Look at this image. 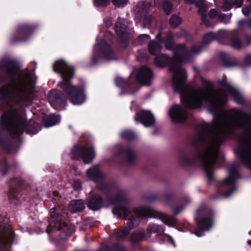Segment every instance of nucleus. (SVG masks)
<instances>
[{
  "label": "nucleus",
  "mask_w": 251,
  "mask_h": 251,
  "mask_svg": "<svg viewBox=\"0 0 251 251\" xmlns=\"http://www.w3.org/2000/svg\"><path fill=\"white\" fill-rule=\"evenodd\" d=\"M201 50L200 47L193 46L190 50L184 45L179 44L174 48L173 58L161 54L154 59L155 64L158 67L169 64V70L173 74L174 91L179 93L181 102L185 106L196 108L205 102L208 111L214 115L211 123L201 125V140L204 145L201 151L198 153V157L217 158L222 142L242 130L246 133L239 138L235 153L239 158H251V115L240 109H224L228 95L240 103L243 100L242 94L227 83L223 86L224 91L219 92L214 91L211 83L207 81L203 82L202 87L197 89L192 88L186 84L187 74L181 64L191 62L193 55Z\"/></svg>",
  "instance_id": "nucleus-1"
},
{
  "label": "nucleus",
  "mask_w": 251,
  "mask_h": 251,
  "mask_svg": "<svg viewBox=\"0 0 251 251\" xmlns=\"http://www.w3.org/2000/svg\"><path fill=\"white\" fill-rule=\"evenodd\" d=\"M0 69L6 72L9 78V81L0 87V103L29 105L35 98L33 73L20 70L10 63H0Z\"/></svg>",
  "instance_id": "nucleus-2"
},
{
  "label": "nucleus",
  "mask_w": 251,
  "mask_h": 251,
  "mask_svg": "<svg viewBox=\"0 0 251 251\" xmlns=\"http://www.w3.org/2000/svg\"><path fill=\"white\" fill-rule=\"evenodd\" d=\"M54 72L59 73L61 77L58 85L64 90L71 102L74 105H80L86 100L84 89L81 86L72 85L70 79L73 77V68L68 65L63 60H58L53 65Z\"/></svg>",
  "instance_id": "nucleus-3"
},
{
  "label": "nucleus",
  "mask_w": 251,
  "mask_h": 251,
  "mask_svg": "<svg viewBox=\"0 0 251 251\" xmlns=\"http://www.w3.org/2000/svg\"><path fill=\"white\" fill-rule=\"evenodd\" d=\"M113 213L118 217H126L131 213L138 218L141 217H149L150 218H159L168 226H172L176 224V220L173 217L167 216L164 213L155 211L154 209L148 207H140L136 209H132L127 207H116L112 209Z\"/></svg>",
  "instance_id": "nucleus-4"
},
{
  "label": "nucleus",
  "mask_w": 251,
  "mask_h": 251,
  "mask_svg": "<svg viewBox=\"0 0 251 251\" xmlns=\"http://www.w3.org/2000/svg\"><path fill=\"white\" fill-rule=\"evenodd\" d=\"M25 122L17 112L12 110L3 114L0 121V133L2 129L9 130L13 134L19 135L25 128Z\"/></svg>",
  "instance_id": "nucleus-5"
},
{
  "label": "nucleus",
  "mask_w": 251,
  "mask_h": 251,
  "mask_svg": "<svg viewBox=\"0 0 251 251\" xmlns=\"http://www.w3.org/2000/svg\"><path fill=\"white\" fill-rule=\"evenodd\" d=\"M212 215L211 210L205 207H201L197 209L195 220L201 229H197L194 232L196 236H202L204 231L208 230L212 226L213 222Z\"/></svg>",
  "instance_id": "nucleus-6"
},
{
  "label": "nucleus",
  "mask_w": 251,
  "mask_h": 251,
  "mask_svg": "<svg viewBox=\"0 0 251 251\" xmlns=\"http://www.w3.org/2000/svg\"><path fill=\"white\" fill-rule=\"evenodd\" d=\"M97 43L94 46V52L92 60L94 64L98 62L97 59L100 60H111L114 58V55L111 48L106 44L104 40H102L100 42L97 39Z\"/></svg>",
  "instance_id": "nucleus-7"
},
{
  "label": "nucleus",
  "mask_w": 251,
  "mask_h": 251,
  "mask_svg": "<svg viewBox=\"0 0 251 251\" xmlns=\"http://www.w3.org/2000/svg\"><path fill=\"white\" fill-rule=\"evenodd\" d=\"M239 178V175L235 166H231L228 170V176L222 182V187L226 191L222 195L224 198L230 197L236 190L235 182Z\"/></svg>",
  "instance_id": "nucleus-8"
},
{
  "label": "nucleus",
  "mask_w": 251,
  "mask_h": 251,
  "mask_svg": "<svg viewBox=\"0 0 251 251\" xmlns=\"http://www.w3.org/2000/svg\"><path fill=\"white\" fill-rule=\"evenodd\" d=\"M71 157L73 159L81 157L85 164L90 163L95 157L93 147L75 146L71 152Z\"/></svg>",
  "instance_id": "nucleus-9"
},
{
  "label": "nucleus",
  "mask_w": 251,
  "mask_h": 251,
  "mask_svg": "<svg viewBox=\"0 0 251 251\" xmlns=\"http://www.w3.org/2000/svg\"><path fill=\"white\" fill-rule=\"evenodd\" d=\"M60 208H55L50 210V224L47 229L48 233L51 232L53 228L60 230L63 229V226L65 225L64 221L65 218V216L63 214H60Z\"/></svg>",
  "instance_id": "nucleus-10"
},
{
  "label": "nucleus",
  "mask_w": 251,
  "mask_h": 251,
  "mask_svg": "<svg viewBox=\"0 0 251 251\" xmlns=\"http://www.w3.org/2000/svg\"><path fill=\"white\" fill-rule=\"evenodd\" d=\"M4 221L3 218L0 216V248L9 246L14 237L13 230L9 226H4Z\"/></svg>",
  "instance_id": "nucleus-11"
},
{
  "label": "nucleus",
  "mask_w": 251,
  "mask_h": 251,
  "mask_svg": "<svg viewBox=\"0 0 251 251\" xmlns=\"http://www.w3.org/2000/svg\"><path fill=\"white\" fill-rule=\"evenodd\" d=\"M129 26L128 22L122 18L118 19L117 24L115 26V32L119 36L118 40L121 42H125L126 44L124 45L126 46V44L128 42V29Z\"/></svg>",
  "instance_id": "nucleus-12"
},
{
  "label": "nucleus",
  "mask_w": 251,
  "mask_h": 251,
  "mask_svg": "<svg viewBox=\"0 0 251 251\" xmlns=\"http://www.w3.org/2000/svg\"><path fill=\"white\" fill-rule=\"evenodd\" d=\"M172 120L179 123L185 121L187 118V113L185 108L179 104L174 105L169 110Z\"/></svg>",
  "instance_id": "nucleus-13"
},
{
  "label": "nucleus",
  "mask_w": 251,
  "mask_h": 251,
  "mask_svg": "<svg viewBox=\"0 0 251 251\" xmlns=\"http://www.w3.org/2000/svg\"><path fill=\"white\" fill-rule=\"evenodd\" d=\"M135 120L142 123L145 126L149 127L153 125L155 119L149 111L141 110L136 113Z\"/></svg>",
  "instance_id": "nucleus-14"
},
{
  "label": "nucleus",
  "mask_w": 251,
  "mask_h": 251,
  "mask_svg": "<svg viewBox=\"0 0 251 251\" xmlns=\"http://www.w3.org/2000/svg\"><path fill=\"white\" fill-rule=\"evenodd\" d=\"M138 81L143 85H149L152 79L151 71L146 67H142L137 74Z\"/></svg>",
  "instance_id": "nucleus-15"
},
{
  "label": "nucleus",
  "mask_w": 251,
  "mask_h": 251,
  "mask_svg": "<svg viewBox=\"0 0 251 251\" xmlns=\"http://www.w3.org/2000/svg\"><path fill=\"white\" fill-rule=\"evenodd\" d=\"M49 101L51 106L54 108L56 105H61L66 102V99L63 94L56 90L50 91L48 95Z\"/></svg>",
  "instance_id": "nucleus-16"
},
{
  "label": "nucleus",
  "mask_w": 251,
  "mask_h": 251,
  "mask_svg": "<svg viewBox=\"0 0 251 251\" xmlns=\"http://www.w3.org/2000/svg\"><path fill=\"white\" fill-rule=\"evenodd\" d=\"M185 2L187 3H196V6L199 8V13L202 17V22L204 23L206 26H209L207 22L205 21V14L207 11L206 7L204 1L202 0H185Z\"/></svg>",
  "instance_id": "nucleus-17"
},
{
  "label": "nucleus",
  "mask_w": 251,
  "mask_h": 251,
  "mask_svg": "<svg viewBox=\"0 0 251 251\" xmlns=\"http://www.w3.org/2000/svg\"><path fill=\"white\" fill-rule=\"evenodd\" d=\"M87 175L89 179L96 182L100 180L103 176L99 166H94L87 171Z\"/></svg>",
  "instance_id": "nucleus-18"
},
{
  "label": "nucleus",
  "mask_w": 251,
  "mask_h": 251,
  "mask_svg": "<svg viewBox=\"0 0 251 251\" xmlns=\"http://www.w3.org/2000/svg\"><path fill=\"white\" fill-rule=\"evenodd\" d=\"M103 205L102 199L98 195H95L89 200L88 207L92 210L96 211L101 208Z\"/></svg>",
  "instance_id": "nucleus-19"
},
{
  "label": "nucleus",
  "mask_w": 251,
  "mask_h": 251,
  "mask_svg": "<svg viewBox=\"0 0 251 251\" xmlns=\"http://www.w3.org/2000/svg\"><path fill=\"white\" fill-rule=\"evenodd\" d=\"M60 121V117L59 116L55 115L53 114H50L44 117L43 122L45 126L46 127L55 125L59 123Z\"/></svg>",
  "instance_id": "nucleus-20"
},
{
  "label": "nucleus",
  "mask_w": 251,
  "mask_h": 251,
  "mask_svg": "<svg viewBox=\"0 0 251 251\" xmlns=\"http://www.w3.org/2000/svg\"><path fill=\"white\" fill-rule=\"evenodd\" d=\"M84 208V203L82 200H77L71 201L69 206V209L72 212H79Z\"/></svg>",
  "instance_id": "nucleus-21"
},
{
  "label": "nucleus",
  "mask_w": 251,
  "mask_h": 251,
  "mask_svg": "<svg viewBox=\"0 0 251 251\" xmlns=\"http://www.w3.org/2000/svg\"><path fill=\"white\" fill-rule=\"evenodd\" d=\"M162 47L160 44L154 40L151 41L149 44V52L153 55H155L159 53Z\"/></svg>",
  "instance_id": "nucleus-22"
},
{
  "label": "nucleus",
  "mask_w": 251,
  "mask_h": 251,
  "mask_svg": "<svg viewBox=\"0 0 251 251\" xmlns=\"http://www.w3.org/2000/svg\"><path fill=\"white\" fill-rule=\"evenodd\" d=\"M190 201H191V199L187 197L183 199L182 202H183V203L186 204V203H188ZM185 206V204H182L181 205H176L173 208V211L174 213H175V214H178L184 210Z\"/></svg>",
  "instance_id": "nucleus-23"
},
{
  "label": "nucleus",
  "mask_w": 251,
  "mask_h": 251,
  "mask_svg": "<svg viewBox=\"0 0 251 251\" xmlns=\"http://www.w3.org/2000/svg\"><path fill=\"white\" fill-rule=\"evenodd\" d=\"M173 37V34L171 32L169 33L167 39L165 41V47L167 50H172L173 49L174 43Z\"/></svg>",
  "instance_id": "nucleus-24"
},
{
  "label": "nucleus",
  "mask_w": 251,
  "mask_h": 251,
  "mask_svg": "<svg viewBox=\"0 0 251 251\" xmlns=\"http://www.w3.org/2000/svg\"><path fill=\"white\" fill-rule=\"evenodd\" d=\"M181 19L178 15H174L170 19V25L172 27H176L181 23Z\"/></svg>",
  "instance_id": "nucleus-25"
},
{
  "label": "nucleus",
  "mask_w": 251,
  "mask_h": 251,
  "mask_svg": "<svg viewBox=\"0 0 251 251\" xmlns=\"http://www.w3.org/2000/svg\"><path fill=\"white\" fill-rule=\"evenodd\" d=\"M230 45L232 47L237 50L240 49L242 46V43L238 37H234L232 38Z\"/></svg>",
  "instance_id": "nucleus-26"
},
{
  "label": "nucleus",
  "mask_w": 251,
  "mask_h": 251,
  "mask_svg": "<svg viewBox=\"0 0 251 251\" xmlns=\"http://www.w3.org/2000/svg\"><path fill=\"white\" fill-rule=\"evenodd\" d=\"M121 136L122 138L125 139H131L134 138L136 135L132 131L129 130H125L121 133Z\"/></svg>",
  "instance_id": "nucleus-27"
},
{
  "label": "nucleus",
  "mask_w": 251,
  "mask_h": 251,
  "mask_svg": "<svg viewBox=\"0 0 251 251\" xmlns=\"http://www.w3.org/2000/svg\"><path fill=\"white\" fill-rule=\"evenodd\" d=\"M148 230L151 232H163L164 230L157 225L152 224L149 226Z\"/></svg>",
  "instance_id": "nucleus-28"
},
{
  "label": "nucleus",
  "mask_w": 251,
  "mask_h": 251,
  "mask_svg": "<svg viewBox=\"0 0 251 251\" xmlns=\"http://www.w3.org/2000/svg\"><path fill=\"white\" fill-rule=\"evenodd\" d=\"M30 31V27L25 25H20L18 27L17 32L18 34L24 35L27 34Z\"/></svg>",
  "instance_id": "nucleus-29"
},
{
  "label": "nucleus",
  "mask_w": 251,
  "mask_h": 251,
  "mask_svg": "<svg viewBox=\"0 0 251 251\" xmlns=\"http://www.w3.org/2000/svg\"><path fill=\"white\" fill-rule=\"evenodd\" d=\"M116 85L119 87L124 88L127 85V82L120 76H117L115 79Z\"/></svg>",
  "instance_id": "nucleus-30"
},
{
  "label": "nucleus",
  "mask_w": 251,
  "mask_h": 251,
  "mask_svg": "<svg viewBox=\"0 0 251 251\" xmlns=\"http://www.w3.org/2000/svg\"><path fill=\"white\" fill-rule=\"evenodd\" d=\"M215 38L216 36L213 33H207L203 36V42L205 44H208L213 41Z\"/></svg>",
  "instance_id": "nucleus-31"
},
{
  "label": "nucleus",
  "mask_w": 251,
  "mask_h": 251,
  "mask_svg": "<svg viewBox=\"0 0 251 251\" xmlns=\"http://www.w3.org/2000/svg\"><path fill=\"white\" fill-rule=\"evenodd\" d=\"M126 156V159L128 162H131L135 157V153L134 151L130 149H127L125 151Z\"/></svg>",
  "instance_id": "nucleus-32"
},
{
  "label": "nucleus",
  "mask_w": 251,
  "mask_h": 251,
  "mask_svg": "<svg viewBox=\"0 0 251 251\" xmlns=\"http://www.w3.org/2000/svg\"><path fill=\"white\" fill-rule=\"evenodd\" d=\"M109 0H94V5L96 7H102L107 5Z\"/></svg>",
  "instance_id": "nucleus-33"
},
{
  "label": "nucleus",
  "mask_w": 251,
  "mask_h": 251,
  "mask_svg": "<svg viewBox=\"0 0 251 251\" xmlns=\"http://www.w3.org/2000/svg\"><path fill=\"white\" fill-rule=\"evenodd\" d=\"M140 23L144 27H147L149 26L151 23V19L150 16H144L143 17L141 20Z\"/></svg>",
  "instance_id": "nucleus-34"
},
{
  "label": "nucleus",
  "mask_w": 251,
  "mask_h": 251,
  "mask_svg": "<svg viewBox=\"0 0 251 251\" xmlns=\"http://www.w3.org/2000/svg\"><path fill=\"white\" fill-rule=\"evenodd\" d=\"M163 7L165 13L168 15L170 13L172 6L169 1H164L163 2Z\"/></svg>",
  "instance_id": "nucleus-35"
},
{
  "label": "nucleus",
  "mask_w": 251,
  "mask_h": 251,
  "mask_svg": "<svg viewBox=\"0 0 251 251\" xmlns=\"http://www.w3.org/2000/svg\"><path fill=\"white\" fill-rule=\"evenodd\" d=\"M112 3L116 6L120 7L126 5L128 1V0H112Z\"/></svg>",
  "instance_id": "nucleus-36"
},
{
  "label": "nucleus",
  "mask_w": 251,
  "mask_h": 251,
  "mask_svg": "<svg viewBox=\"0 0 251 251\" xmlns=\"http://www.w3.org/2000/svg\"><path fill=\"white\" fill-rule=\"evenodd\" d=\"M150 39L149 35L147 34H141L138 37V41L140 44H143L145 42L148 41Z\"/></svg>",
  "instance_id": "nucleus-37"
},
{
  "label": "nucleus",
  "mask_w": 251,
  "mask_h": 251,
  "mask_svg": "<svg viewBox=\"0 0 251 251\" xmlns=\"http://www.w3.org/2000/svg\"><path fill=\"white\" fill-rule=\"evenodd\" d=\"M219 19L222 22L226 24L229 22L230 16L225 14H221L219 16Z\"/></svg>",
  "instance_id": "nucleus-38"
},
{
  "label": "nucleus",
  "mask_w": 251,
  "mask_h": 251,
  "mask_svg": "<svg viewBox=\"0 0 251 251\" xmlns=\"http://www.w3.org/2000/svg\"><path fill=\"white\" fill-rule=\"evenodd\" d=\"M34 127L35 128H36V129H33L31 131H30L28 129H27L26 130V132L27 133H31L32 134H34L37 133L41 129L39 125L37 123L34 124Z\"/></svg>",
  "instance_id": "nucleus-39"
},
{
  "label": "nucleus",
  "mask_w": 251,
  "mask_h": 251,
  "mask_svg": "<svg viewBox=\"0 0 251 251\" xmlns=\"http://www.w3.org/2000/svg\"><path fill=\"white\" fill-rule=\"evenodd\" d=\"M226 30H220L217 32V35L215 36H216V37L218 40H220V39H223L225 37H226Z\"/></svg>",
  "instance_id": "nucleus-40"
},
{
  "label": "nucleus",
  "mask_w": 251,
  "mask_h": 251,
  "mask_svg": "<svg viewBox=\"0 0 251 251\" xmlns=\"http://www.w3.org/2000/svg\"><path fill=\"white\" fill-rule=\"evenodd\" d=\"M232 8V4L231 2L225 1L223 4V9L225 10L228 11Z\"/></svg>",
  "instance_id": "nucleus-41"
},
{
  "label": "nucleus",
  "mask_w": 251,
  "mask_h": 251,
  "mask_svg": "<svg viewBox=\"0 0 251 251\" xmlns=\"http://www.w3.org/2000/svg\"><path fill=\"white\" fill-rule=\"evenodd\" d=\"M242 12L244 15L247 16L251 12V6H248L246 8L242 9Z\"/></svg>",
  "instance_id": "nucleus-42"
},
{
  "label": "nucleus",
  "mask_w": 251,
  "mask_h": 251,
  "mask_svg": "<svg viewBox=\"0 0 251 251\" xmlns=\"http://www.w3.org/2000/svg\"><path fill=\"white\" fill-rule=\"evenodd\" d=\"M163 238L165 240H168L169 242H171L173 244L174 246H175L174 241L173 240L172 237H171L170 236H169L168 235H163Z\"/></svg>",
  "instance_id": "nucleus-43"
},
{
  "label": "nucleus",
  "mask_w": 251,
  "mask_h": 251,
  "mask_svg": "<svg viewBox=\"0 0 251 251\" xmlns=\"http://www.w3.org/2000/svg\"><path fill=\"white\" fill-rule=\"evenodd\" d=\"M104 24L107 27H109L112 25V20L110 18H107L104 20Z\"/></svg>",
  "instance_id": "nucleus-44"
},
{
  "label": "nucleus",
  "mask_w": 251,
  "mask_h": 251,
  "mask_svg": "<svg viewBox=\"0 0 251 251\" xmlns=\"http://www.w3.org/2000/svg\"><path fill=\"white\" fill-rule=\"evenodd\" d=\"M245 60L247 65H251V54L246 56Z\"/></svg>",
  "instance_id": "nucleus-45"
},
{
  "label": "nucleus",
  "mask_w": 251,
  "mask_h": 251,
  "mask_svg": "<svg viewBox=\"0 0 251 251\" xmlns=\"http://www.w3.org/2000/svg\"><path fill=\"white\" fill-rule=\"evenodd\" d=\"M217 11L215 9H212L210 11L209 16L211 18H213L216 17L217 15Z\"/></svg>",
  "instance_id": "nucleus-46"
},
{
  "label": "nucleus",
  "mask_w": 251,
  "mask_h": 251,
  "mask_svg": "<svg viewBox=\"0 0 251 251\" xmlns=\"http://www.w3.org/2000/svg\"><path fill=\"white\" fill-rule=\"evenodd\" d=\"M74 187L75 189L79 190L81 189V183L79 181H75L74 184Z\"/></svg>",
  "instance_id": "nucleus-47"
},
{
  "label": "nucleus",
  "mask_w": 251,
  "mask_h": 251,
  "mask_svg": "<svg viewBox=\"0 0 251 251\" xmlns=\"http://www.w3.org/2000/svg\"><path fill=\"white\" fill-rule=\"evenodd\" d=\"M243 3V0H235V4L237 5V7H240Z\"/></svg>",
  "instance_id": "nucleus-48"
},
{
  "label": "nucleus",
  "mask_w": 251,
  "mask_h": 251,
  "mask_svg": "<svg viewBox=\"0 0 251 251\" xmlns=\"http://www.w3.org/2000/svg\"><path fill=\"white\" fill-rule=\"evenodd\" d=\"M17 196H9V200L10 201V202L11 203H17V202H15L14 201V200H17Z\"/></svg>",
  "instance_id": "nucleus-49"
},
{
  "label": "nucleus",
  "mask_w": 251,
  "mask_h": 251,
  "mask_svg": "<svg viewBox=\"0 0 251 251\" xmlns=\"http://www.w3.org/2000/svg\"><path fill=\"white\" fill-rule=\"evenodd\" d=\"M120 232H121V233H119V235H122V236H126V234H127V232H128V231L127 229H123V230H122Z\"/></svg>",
  "instance_id": "nucleus-50"
},
{
  "label": "nucleus",
  "mask_w": 251,
  "mask_h": 251,
  "mask_svg": "<svg viewBox=\"0 0 251 251\" xmlns=\"http://www.w3.org/2000/svg\"><path fill=\"white\" fill-rule=\"evenodd\" d=\"M156 39H157L158 41H159L160 43L163 42V40L161 38V34L160 33H158L157 35H156Z\"/></svg>",
  "instance_id": "nucleus-51"
},
{
  "label": "nucleus",
  "mask_w": 251,
  "mask_h": 251,
  "mask_svg": "<svg viewBox=\"0 0 251 251\" xmlns=\"http://www.w3.org/2000/svg\"><path fill=\"white\" fill-rule=\"evenodd\" d=\"M135 220H136V219H134V218H132V219H131L130 220V226H134V224H135L134 223H135Z\"/></svg>",
  "instance_id": "nucleus-52"
},
{
  "label": "nucleus",
  "mask_w": 251,
  "mask_h": 251,
  "mask_svg": "<svg viewBox=\"0 0 251 251\" xmlns=\"http://www.w3.org/2000/svg\"><path fill=\"white\" fill-rule=\"evenodd\" d=\"M238 24L239 25H241L243 24H248V23H247L246 21H245L244 20H241V21H239Z\"/></svg>",
  "instance_id": "nucleus-53"
},
{
  "label": "nucleus",
  "mask_w": 251,
  "mask_h": 251,
  "mask_svg": "<svg viewBox=\"0 0 251 251\" xmlns=\"http://www.w3.org/2000/svg\"><path fill=\"white\" fill-rule=\"evenodd\" d=\"M248 244H249L250 245H251V241H248Z\"/></svg>",
  "instance_id": "nucleus-54"
},
{
  "label": "nucleus",
  "mask_w": 251,
  "mask_h": 251,
  "mask_svg": "<svg viewBox=\"0 0 251 251\" xmlns=\"http://www.w3.org/2000/svg\"><path fill=\"white\" fill-rule=\"evenodd\" d=\"M139 221V220H137V221H136V220L135 221V224H137V222Z\"/></svg>",
  "instance_id": "nucleus-55"
},
{
  "label": "nucleus",
  "mask_w": 251,
  "mask_h": 251,
  "mask_svg": "<svg viewBox=\"0 0 251 251\" xmlns=\"http://www.w3.org/2000/svg\"><path fill=\"white\" fill-rule=\"evenodd\" d=\"M119 149L120 150V151H122V148H121V147H120V146H119Z\"/></svg>",
  "instance_id": "nucleus-56"
},
{
  "label": "nucleus",
  "mask_w": 251,
  "mask_h": 251,
  "mask_svg": "<svg viewBox=\"0 0 251 251\" xmlns=\"http://www.w3.org/2000/svg\"><path fill=\"white\" fill-rule=\"evenodd\" d=\"M249 26L250 27H251V25H249Z\"/></svg>",
  "instance_id": "nucleus-57"
},
{
  "label": "nucleus",
  "mask_w": 251,
  "mask_h": 251,
  "mask_svg": "<svg viewBox=\"0 0 251 251\" xmlns=\"http://www.w3.org/2000/svg\"><path fill=\"white\" fill-rule=\"evenodd\" d=\"M250 22H251V19L250 20Z\"/></svg>",
  "instance_id": "nucleus-58"
}]
</instances>
